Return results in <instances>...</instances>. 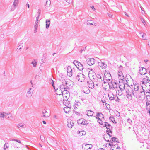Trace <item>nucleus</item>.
I'll list each match as a JSON object with an SVG mask.
<instances>
[{"label":"nucleus","instance_id":"1","mask_svg":"<svg viewBox=\"0 0 150 150\" xmlns=\"http://www.w3.org/2000/svg\"><path fill=\"white\" fill-rule=\"evenodd\" d=\"M93 78V81L95 82V84L96 87L98 86H100L102 85V80L103 78H102V76L100 74H97L96 76H94V75H92Z\"/></svg>","mask_w":150,"mask_h":150},{"label":"nucleus","instance_id":"2","mask_svg":"<svg viewBox=\"0 0 150 150\" xmlns=\"http://www.w3.org/2000/svg\"><path fill=\"white\" fill-rule=\"evenodd\" d=\"M142 91H140L138 95L137 92H135L134 91L132 92V94L134 97L137 98H138L140 100H143L145 97V93L144 91V90L142 89Z\"/></svg>","mask_w":150,"mask_h":150},{"label":"nucleus","instance_id":"3","mask_svg":"<svg viewBox=\"0 0 150 150\" xmlns=\"http://www.w3.org/2000/svg\"><path fill=\"white\" fill-rule=\"evenodd\" d=\"M76 78L79 81L82 82L84 81L85 79V76L81 73H78L76 76Z\"/></svg>","mask_w":150,"mask_h":150},{"label":"nucleus","instance_id":"4","mask_svg":"<svg viewBox=\"0 0 150 150\" xmlns=\"http://www.w3.org/2000/svg\"><path fill=\"white\" fill-rule=\"evenodd\" d=\"M73 63L79 70L81 71L83 69V66L80 62L75 60L74 61Z\"/></svg>","mask_w":150,"mask_h":150},{"label":"nucleus","instance_id":"5","mask_svg":"<svg viewBox=\"0 0 150 150\" xmlns=\"http://www.w3.org/2000/svg\"><path fill=\"white\" fill-rule=\"evenodd\" d=\"M61 93L64 99H65L66 100L69 98L70 96V94L69 91L66 90L65 88H64V90L63 91L61 90Z\"/></svg>","mask_w":150,"mask_h":150},{"label":"nucleus","instance_id":"6","mask_svg":"<svg viewBox=\"0 0 150 150\" xmlns=\"http://www.w3.org/2000/svg\"><path fill=\"white\" fill-rule=\"evenodd\" d=\"M94 83L93 80L92 81L91 79H89L87 82L88 86L91 89L93 88L96 86Z\"/></svg>","mask_w":150,"mask_h":150},{"label":"nucleus","instance_id":"7","mask_svg":"<svg viewBox=\"0 0 150 150\" xmlns=\"http://www.w3.org/2000/svg\"><path fill=\"white\" fill-rule=\"evenodd\" d=\"M123 67L120 65L119 68V70L118 72V74L119 76L120 77V79L121 80H123L124 79V77L123 76V74L122 72L121 71Z\"/></svg>","mask_w":150,"mask_h":150},{"label":"nucleus","instance_id":"8","mask_svg":"<svg viewBox=\"0 0 150 150\" xmlns=\"http://www.w3.org/2000/svg\"><path fill=\"white\" fill-rule=\"evenodd\" d=\"M77 123L79 125H86L88 124V122L83 119H79L77 121Z\"/></svg>","mask_w":150,"mask_h":150},{"label":"nucleus","instance_id":"9","mask_svg":"<svg viewBox=\"0 0 150 150\" xmlns=\"http://www.w3.org/2000/svg\"><path fill=\"white\" fill-rule=\"evenodd\" d=\"M71 81L69 79H65L64 80L62 83L63 85H65L67 87L71 85Z\"/></svg>","mask_w":150,"mask_h":150},{"label":"nucleus","instance_id":"10","mask_svg":"<svg viewBox=\"0 0 150 150\" xmlns=\"http://www.w3.org/2000/svg\"><path fill=\"white\" fill-rule=\"evenodd\" d=\"M95 60L93 58H89L87 59L86 62L87 64L91 66L94 64Z\"/></svg>","mask_w":150,"mask_h":150},{"label":"nucleus","instance_id":"11","mask_svg":"<svg viewBox=\"0 0 150 150\" xmlns=\"http://www.w3.org/2000/svg\"><path fill=\"white\" fill-rule=\"evenodd\" d=\"M82 147L84 150H88L89 149H91L92 147V145L91 144H87L86 143L83 144Z\"/></svg>","mask_w":150,"mask_h":150},{"label":"nucleus","instance_id":"12","mask_svg":"<svg viewBox=\"0 0 150 150\" xmlns=\"http://www.w3.org/2000/svg\"><path fill=\"white\" fill-rule=\"evenodd\" d=\"M67 75L69 77L73 75V70L70 66H68L67 69Z\"/></svg>","mask_w":150,"mask_h":150},{"label":"nucleus","instance_id":"13","mask_svg":"<svg viewBox=\"0 0 150 150\" xmlns=\"http://www.w3.org/2000/svg\"><path fill=\"white\" fill-rule=\"evenodd\" d=\"M146 68L143 67H139V73L142 75H145L146 73Z\"/></svg>","mask_w":150,"mask_h":150},{"label":"nucleus","instance_id":"14","mask_svg":"<svg viewBox=\"0 0 150 150\" xmlns=\"http://www.w3.org/2000/svg\"><path fill=\"white\" fill-rule=\"evenodd\" d=\"M42 115H41L42 117H47L50 115V112H48L45 110H44L42 111Z\"/></svg>","mask_w":150,"mask_h":150},{"label":"nucleus","instance_id":"15","mask_svg":"<svg viewBox=\"0 0 150 150\" xmlns=\"http://www.w3.org/2000/svg\"><path fill=\"white\" fill-rule=\"evenodd\" d=\"M10 113H9V114ZM9 113H6V112L3 111L1 112H0V118L2 120H4V118H6L7 115H8Z\"/></svg>","mask_w":150,"mask_h":150},{"label":"nucleus","instance_id":"16","mask_svg":"<svg viewBox=\"0 0 150 150\" xmlns=\"http://www.w3.org/2000/svg\"><path fill=\"white\" fill-rule=\"evenodd\" d=\"M98 65L103 69H105L107 67V64L105 63L102 62L101 60L100 62H98Z\"/></svg>","mask_w":150,"mask_h":150},{"label":"nucleus","instance_id":"17","mask_svg":"<svg viewBox=\"0 0 150 150\" xmlns=\"http://www.w3.org/2000/svg\"><path fill=\"white\" fill-rule=\"evenodd\" d=\"M120 148L119 146L117 144L115 143L112 146H111V150H120Z\"/></svg>","mask_w":150,"mask_h":150},{"label":"nucleus","instance_id":"18","mask_svg":"<svg viewBox=\"0 0 150 150\" xmlns=\"http://www.w3.org/2000/svg\"><path fill=\"white\" fill-rule=\"evenodd\" d=\"M108 96L110 100H113L115 99V96L113 93L111 91H110L108 93Z\"/></svg>","mask_w":150,"mask_h":150},{"label":"nucleus","instance_id":"19","mask_svg":"<svg viewBox=\"0 0 150 150\" xmlns=\"http://www.w3.org/2000/svg\"><path fill=\"white\" fill-rule=\"evenodd\" d=\"M81 103L80 101L77 100H76L74 103V107L75 109H76L77 108V107L80 106L81 105Z\"/></svg>","mask_w":150,"mask_h":150},{"label":"nucleus","instance_id":"20","mask_svg":"<svg viewBox=\"0 0 150 150\" xmlns=\"http://www.w3.org/2000/svg\"><path fill=\"white\" fill-rule=\"evenodd\" d=\"M111 83L113 88L115 89L117 88L118 83L115 80H112L111 81Z\"/></svg>","mask_w":150,"mask_h":150},{"label":"nucleus","instance_id":"21","mask_svg":"<svg viewBox=\"0 0 150 150\" xmlns=\"http://www.w3.org/2000/svg\"><path fill=\"white\" fill-rule=\"evenodd\" d=\"M96 118L97 119L102 118H104V117L102 113L98 112L97 113L96 116H95Z\"/></svg>","mask_w":150,"mask_h":150},{"label":"nucleus","instance_id":"22","mask_svg":"<svg viewBox=\"0 0 150 150\" xmlns=\"http://www.w3.org/2000/svg\"><path fill=\"white\" fill-rule=\"evenodd\" d=\"M73 121L70 120H68L67 121V125L68 127L71 128L73 126Z\"/></svg>","mask_w":150,"mask_h":150},{"label":"nucleus","instance_id":"23","mask_svg":"<svg viewBox=\"0 0 150 150\" xmlns=\"http://www.w3.org/2000/svg\"><path fill=\"white\" fill-rule=\"evenodd\" d=\"M120 84L119 88L120 90H124L125 88V84L123 82H120L119 81Z\"/></svg>","mask_w":150,"mask_h":150},{"label":"nucleus","instance_id":"24","mask_svg":"<svg viewBox=\"0 0 150 150\" xmlns=\"http://www.w3.org/2000/svg\"><path fill=\"white\" fill-rule=\"evenodd\" d=\"M134 90L135 92H137V91H138V90L139 88V85L138 83L135 84H134Z\"/></svg>","mask_w":150,"mask_h":150},{"label":"nucleus","instance_id":"25","mask_svg":"<svg viewBox=\"0 0 150 150\" xmlns=\"http://www.w3.org/2000/svg\"><path fill=\"white\" fill-rule=\"evenodd\" d=\"M94 112L91 110H87L86 111V114L88 116H92Z\"/></svg>","mask_w":150,"mask_h":150},{"label":"nucleus","instance_id":"26","mask_svg":"<svg viewBox=\"0 0 150 150\" xmlns=\"http://www.w3.org/2000/svg\"><path fill=\"white\" fill-rule=\"evenodd\" d=\"M146 102L147 112L150 114V102Z\"/></svg>","mask_w":150,"mask_h":150},{"label":"nucleus","instance_id":"27","mask_svg":"<svg viewBox=\"0 0 150 150\" xmlns=\"http://www.w3.org/2000/svg\"><path fill=\"white\" fill-rule=\"evenodd\" d=\"M91 71H89L88 72V75H89V77H91L92 76V75L93 74H95V73L94 72V70L92 69H90Z\"/></svg>","mask_w":150,"mask_h":150},{"label":"nucleus","instance_id":"28","mask_svg":"<svg viewBox=\"0 0 150 150\" xmlns=\"http://www.w3.org/2000/svg\"><path fill=\"white\" fill-rule=\"evenodd\" d=\"M31 90V88H30L29 91L27 92L26 94V96L28 98L32 96L31 92L30 91Z\"/></svg>","mask_w":150,"mask_h":150},{"label":"nucleus","instance_id":"29","mask_svg":"<svg viewBox=\"0 0 150 150\" xmlns=\"http://www.w3.org/2000/svg\"><path fill=\"white\" fill-rule=\"evenodd\" d=\"M105 126L107 129H110L112 127V126L108 123L105 122Z\"/></svg>","mask_w":150,"mask_h":150},{"label":"nucleus","instance_id":"30","mask_svg":"<svg viewBox=\"0 0 150 150\" xmlns=\"http://www.w3.org/2000/svg\"><path fill=\"white\" fill-rule=\"evenodd\" d=\"M109 129V130H107L106 131L107 134L106 135V136H108L109 137H112V135H111L110 134H109V133H110L111 134H112V131L110 130V129Z\"/></svg>","mask_w":150,"mask_h":150},{"label":"nucleus","instance_id":"31","mask_svg":"<svg viewBox=\"0 0 150 150\" xmlns=\"http://www.w3.org/2000/svg\"><path fill=\"white\" fill-rule=\"evenodd\" d=\"M50 23V20L47 19L46 21V28L47 29L49 27Z\"/></svg>","mask_w":150,"mask_h":150},{"label":"nucleus","instance_id":"32","mask_svg":"<svg viewBox=\"0 0 150 150\" xmlns=\"http://www.w3.org/2000/svg\"><path fill=\"white\" fill-rule=\"evenodd\" d=\"M70 108L69 107H66L64 108V112L67 113L70 111Z\"/></svg>","mask_w":150,"mask_h":150},{"label":"nucleus","instance_id":"33","mask_svg":"<svg viewBox=\"0 0 150 150\" xmlns=\"http://www.w3.org/2000/svg\"><path fill=\"white\" fill-rule=\"evenodd\" d=\"M108 83V81L107 79L104 80V78L103 77V80H102V85L103 87H104V86H105V85H104L103 84H107Z\"/></svg>","mask_w":150,"mask_h":150},{"label":"nucleus","instance_id":"34","mask_svg":"<svg viewBox=\"0 0 150 150\" xmlns=\"http://www.w3.org/2000/svg\"><path fill=\"white\" fill-rule=\"evenodd\" d=\"M51 4L50 0H47L45 6L46 7H49Z\"/></svg>","mask_w":150,"mask_h":150},{"label":"nucleus","instance_id":"35","mask_svg":"<svg viewBox=\"0 0 150 150\" xmlns=\"http://www.w3.org/2000/svg\"><path fill=\"white\" fill-rule=\"evenodd\" d=\"M140 19H141V21L142 22L143 24L145 26H146V25H147V24L145 20L142 16L140 17Z\"/></svg>","mask_w":150,"mask_h":150},{"label":"nucleus","instance_id":"36","mask_svg":"<svg viewBox=\"0 0 150 150\" xmlns=\"http://www.w3.org/2000/svg\"><path fill=\"white\" fill-rule=\"evenodd\" d=\"M112 139V141L113 142H115V144H116V143L117 142V143H119V142H118V140H117V138L116 137H112V138H111Z\"/></svg>","mask_w":150,"mask_h":150},{"label":"nucleus","instance_id":"37","mask_svg":"<svg viewBox=\"0 0 150 150\" xmlns=\"http://www.w3.org/2000/svg\"><path fill=\"white\" fill-rule=\"evenodd\" d=\"M31 64L33 65L34 67H35L37 65V62L35 59H34L32 61Z\"/></svg>","mask_w":150,"mask_h":150},{"label":"nucleus","instance_id":"38","mask_svg":"<svg viewBox=\"0 0 150 150\" xmlns=\"http://www.w3.org/2000/svg\"><path fill=\"white\" fill-rule=\"evenodd\" d=\"M23 45V44L22 43H19V45L17 48V49H18L19 50L21 49Z\"/></svg>","mask_w":150,"mask_h":150},{"label":"nucleus","instance_id":"39","mask_svg":"<svg viewBox=\"0 0 150 150\" xmlns=\"http://www.w3.org/2000/svg\"><path fill=\"white\" fill-rule=\"evenodd\" d=\"M18 3V0H15L13 4V5L16 7Z\"/></svg>","mask_w":150,"mask_h":150},{"label":"nucleus","instance_id":"40","mask_svg":"<svg viewBox=\"0 0 150 150\" xmlns=\"http://www.w3.org/2000/svg\"><path fill=\"white\" fill-rule=\"evenodd\" d=\"M141 35L142 39L143 40H146V35L145 33H144L143 34H142Z\"/></svg>","mask_w":150,"mask_h":150},{"label":"nucleus","instance_id":"41","mask_svg":"<svg viewBox=\"0 0 150 150\" xmlns=\"http://www.w3.org/2000/svg\"><path fill=\"white\" fill-rule=\"evenodd\" d=\"M50 83L52 84V86L54 88V89L55 90V88L54 86V81L52 79H51L50 80Z\"/></svg>","mask_w":150,"mask_h":150},{"label":"nucleus","instance_id":"42","mask_svg":"<svg viewBox=\"0 0 150 150\" xmlns=\"http://www.w3.org/2000/svg\"><path fill=\"white\" fill-rule=\"evenodd\" d=\"M98 120L97 121L100 124L103 125V121L102 120V119H98Z\"/></svg>","mask_w":150,"mask_h":150},{"label":"nucleus","instance_id":"43","mask_svg":"<svg viewBox=\"0 0 150 150\" xmlns=\"http://www.w3.org/2000/svg\"><path fill=\"white\" fill-rule=\"evenodd\" d=\"M115 143V142L113 143V142H110V143H109V144H106V147L108 146V147L109 146H112L113 145V144H114Z\"/></svg>","mask_w":150,"mask_h":150},{"label":"nucleus","instance_id":"44","mask_svg":"<svg viewBox=\"0 0 150 150\" xmlns=\"http://www.w3.org/2000/svg\"><path fill=\"white\" fill-rule=\"evenodd\" d=\"M92 21V20H88L87 22V25H93L92 23H91Z\"/></svg>","mask_w":150,"mask_h":150},{"label":"nucleus","instance_id":"45","mask_svg":"<svg viewBox=\"0 0 150 150\" xmlns=\"http://www.w3.org/2000/svg\"><path fill=\"white\" fill-rule=\"evenodd\" d=\"M122 90H120V91L118 90L117 92H116L117 93H118V95L120 96H121L122 94Z\"/></svg>","mask_w":150,"mask_h":150},{"label":"nucleus","instance_id":"46","mask_svg":"<svg viewBox=\"0 0 150 150\" xmlns=\"http://www.w3.org/2000/svg\"><path fill=\"white\" fill-rule=\"evenodd\" d=\"M11 140L12 141H16L19 143L21 144V142L20 141V140H19L16 139H11Z\"/></svg>","mask_w":150,"mask_h":150},{"label":"nucleus","instance_id":"47","mask_svg":"<svg viewBox=\"0 0 150 150\" xmlns=\"http://www.w3.org/2000/svg\"><path fill=\"white\" fill-rule=\"evenodd\" d=\"M8 143H5L4 147V150H6V148H8Z\"/></svg>","mask_w":150,"mask_h":150},{"label":"nucleus","instance_id":"48","mask_svg":"<svg viewBox=\"0 0 150 150\" xmlns=\"http://www.w3.org/2000/svg\"><path fill=\"white\" fill-rule=\"evenodd\" d=\"M79 133L80 134V135H84L86 134V132L83 131H79Z\"/></svg>","mask_w":150,"mask_h":150},{"label":"nucleus","instance_id":"49","mask_svg":"<svg viewBox=\"0 0 150 150\" xmlns=\"http://www.w3.org/2000/svg\"><path fill=\"white\" fill-rule=\"evenodd\" d=\"M16 8V6H14L13 5L11 7V11H13Z\"/></svg>","mask_w":150,"mask_h":150},{"label":"nucleus","instance_id":"50","mask_svg":"<svg viewBox=\"0 0 150 150\" xmlns=\"http://www.w3.org/2000/svg\"><path fill=\"white\" fill-rule=\"evenodd\" d=\"M17 126L18 128H20L21 127H23L24 125H22L21 123L18 125Z\"/></svg>","mask_w":150,"mask_h":150},{"label":"nucleus","instance_id":"51","mask_svg":"<svg viewBox=\"0 0 150 150\" xmlns=\"http://www.w3.org/2000/svg\"><path fill=\"white\" fill-rule=\"evenodd\" d=\"M127 121L130 124H131L132 123V121L129 118L127 119Z\"/></svg>","mask_w":150,"mask_h":150},{"label":"nucleus","instance_id":"52","mask_svg":"<svg viewBox=\"0 0 150 150\" xmlns=\"http://www.w3.org/2000/svg\"><path fill=\"white\" fill-rule=\"evenodd\" d=\"M40 139L42 141H44L45 140V137H44L43 136H40Z\"/></svg>","mask_w":150,"mask_h":150},{"label":"nucleus","instance_id":"53","mask_svg":"<svg viewBox=\"0 0 150 150\" xmlns=\"http://www.w3.org/2000/svg\"><path fill=\"white\" fill-rule=\"evenodd\" d=\"M110 119L113 123H114L115 122L114 118L113 117H110Z\"/></svg>","mask_w":150,"mask_h":150},{"label":"nucleus","instance_id":"54","mask_svg":"<svg viewBox=\"0 0 150 150\" xmlns=\"http://www.w3.org/2000/svg\"><path fill=\"white\" fill-rule=\"evenodd\" d=\"M144 79L145 81H150L149 78L148 77H147V76L146 77V78H144Z\"/></svg>","mask_w":150,"mask_h":150},{"label":"nucleus","instance_id":"55","mask_svg":"<svg viewBox=\"0 0 150 150\" xmlns=\"http://www.w3.org/2000/svg\"><path fill=\"white\" fill-rule=\"evenodd\" d=\"M146 97L147 100L146 101V102H150V96Z\"/></svg>","mask_w":150,"mask_h":150},{"label":"nucleus","instance_id":"56","mask_svg":"<svg viewBox=\"0 0 150 150\" xmlns=\"http://www.w3.org/2000/svg\"><path fill=\"white\" fill-rule=\"evenodd\" d=\"M149 96H150V93L148 92H146L145 94V97L146 96L147 97Z\"/></svg>","mask_w":150,"mask_h":150},{"label":"nucleus","instance_id":"57","mask_svg":"<svg viewBox=\"0 0 150 150\" xmlns=\"http://www.w3.org/2000/svg\"><path fill=\"white\" fill-rule=\"evenodd\" d=\"M106 107L107 108L109 109V108H110V105L107 104V103H106Z\"/></svg>","mask_w":150,"mask_h":150},{"label":"nucleus","instance_id":"58","mask_svg":"<svg viewBox=\"0 0 150 150\" xmlns=\"http://www.w3.org/2000/svg\"><path fill=\"white\" fill-rule=\"evenodd\" d=\"M106 136V135H104V139L107 141L108 142H109V140L108 139H106V138H105V137ZM108 137V136H107V137Z\"/></svg>","mask_w":150,"mask_h":150},{"label":"nucleus","instance_id":"59","mask_svg":"<svg viewBox=\"0 0 150 150\" xmlns=\"http://www.w3.org/2000/svg\"><path fill=\"white\" fill-rule=\"evenodd\" d=\"M116 112H117V113H116V116H119L120 115V113L118 112V111H116Z\"/></svg>","mask_w":150,"mask_h":150},{"label":"nucleus","instance_id":"60","mask_svg":"<svg viewBox=\"0 0 150 150\" xmlns=\"http://www.w3.org/2000/svg\"><path fill=\"white\" fill-rule=\"evenodd\" d=\"M126 93H127V94L128 96L130 95H131V93L130 92H129V91H127Z\"/></svg>","mask_w":150,"mask_h":150},{"label":"nucleus","instance_id":"61","mask_svg":"<svg viewBox=\"0 0 150 150\" xmlns=\"http://www.w3.org/2000/svg\"><path fill=\"white\" fill-rule=\"evenodd\" d=\"M128 97L129 99H132V96L131 95L128 96Z\"/></svg>","mask_w":150,"mask_h":150},{"label":"nucleus","instance_id":"62","mask_svg":"<svg viewBox=\"0 0 150 150\" xmlns=\"http://www.w3.org/2000/svg\"><path fill=\"white\" fill-rule=\"evenodd\" d=\"M38 27V24H35V26H34L35 28V29H37Z\"/></svg>","mask_w":150,"mask_h":150},{"label":"nucleus","instance_id":"63","mask_svg":"<svg viewBox=\"0 0 150 150\" xmlns=\"http://www.w3.org/2000/svg\"><path fill=\"white\" fill-rule=\"evenodd\" d=\"M54 118L55 119H57L58 118V117L56 115H54Z\"/></svg>","mask_w":150,"mask_h":150},{"label":"nucleus","instance_id":"64","mask_svg":"<svg viewBox=\"0 0 150 150\" xmlns=\"http://www.w3.org/2000/svg\"><path fill=\"white\" fill-rule=\"evenodd\" d=\"M65 0L66 2L68 3L69 4L71 2V1H70L69 0Z\"/></svg>","mask_w":150,"mask_h":150}]
</instances>
